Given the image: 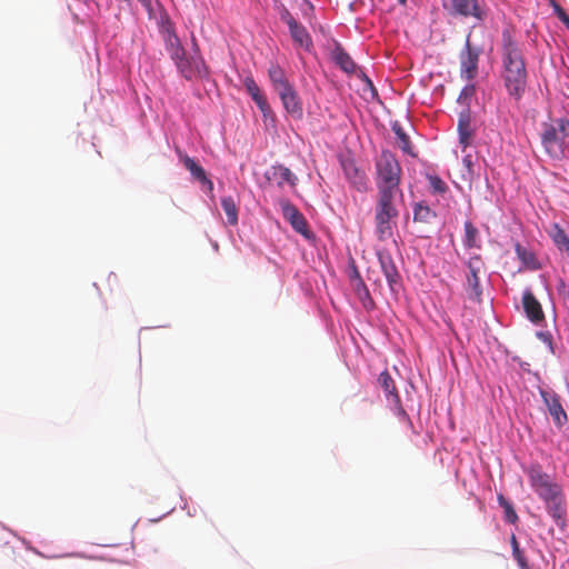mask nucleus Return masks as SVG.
<instances>
[{
    "label": "nucleus",
    "mask_w": 569,
    "mask_h": 569,
    "mask_svg": "<svg viewBox=\"0 0 569 569\" xmlns=\"http://www.w3.org/2000/svg\"><path fill=\"white\" fill-rule=\"evenodd\" d=\"M501 63V78L507 92L519 101L527 89L528 72L522 50L507 30L502 32Z\"/></svg>",
    "instance_id": "nucleus-1"
},
{
    "label": "nucleus",
    "mask_w": 569,
    "mask_h": 569,
    "mask_svg": "<svg viewBox=\"0 0 569 569\" xmlns=\"http://www.w3.org/2000/svg\"><path fill=\"white\" fill-rule=\"evenodd\" d=\"M529 485L538 497L545 502L548 513L560 527L565 526L566 506L561 486L550 475L543 471L539 463H531L525 468Z\"/></svg>",
    "instance_id": "nucleus-2"
},
{
    "label": "nucleus",
    "mask_w": 569,
    "mask_h": 569,
    "mask_svg": "<svg viewBox=\"0 0 569 569\" xmlns=\"http://www.w3.org/2000/svg\"><path fill=\"white\" fill-rule=\"evenodd\" d=\"M376 184L378 188V197L387 196L395 198L399 192L401 180V166L396 157L389 151H382L376 161Z\"/></svg>",
    "instance_id": "nucleus-3"
},
{
    "label": "nucleus",
    "mask_w": 569,
    "mask_h": 569,
    "mask_svg": "<svg viewBox=\"0 0 569 569\" xmlns=\"http://www.w3.org/2000/svg\"><path fill=\"white\" fill-rule=\"evenodd\" d=\"M568 137L569 119L560 118L555 122L542 123L541 143L550 157L559 158L563 153L565 141Z\"/></svg>",
    "instance_id": "nucleus-4"
},
{
    "label": "nucleus",
    "mask_w": 569,
    "mask_h": 569,
    "mask_svg": "<svg viewBox=\"0 0 569 569\" xmlns=\"http://www.w3.org/2000/svg\"><path fill=\"white\" fill-rule=\"evenodd\" d=\"M398 214L395 198H388L386 194L378 197L375 208V232L378 240L386 241L392 237Z\"/></svg>",
    "instance_id": "nucleus-5"
},
{
    "label": "nucleus",
    "mask_w": 569,
    "mask_h": 569,
    "mask_svg": "<svg viewBox=\"0 0 569 569\" xmlns=\"http://www.w3.org/2000/svg\"><path fill=\"white\" fill-rule=\"evenodd\" d=\"M193 46L196 48L194 54L188 56L184 51L183 54L173 61L180 76L188 81L203 79L209 74V69L199 53L197 43L194 42Z\"/></svg>",
    "instance_id": "nucleus-6"
},
{
    "label": "nucleus",
    "mask_w": 569,
    "mask_h": 569,
    "mask_svg": "<svg viewBox=\"0 0 569 569\" xmlns=\"http://www.w3.org/2000/svg\"><path fill=\"white\" fill-rule=\"evenodd\" d=\"M482 53L480 47L472 46L470 34L467 36L463 49L459 53L460 77L467 81L473 80L478 74L479 58Z\"/></svg>",
    "instance_id": "nucleus-7"
},
{
    "label": "nucleus",
    "mask_w": 569,
    "mask_h": 569,
    "mask_svg": "<svg viewBox=\"0 0 569 569\" xmlns=\"http://www.w3.org/2000/svg\"><path fill=\"white\" fill-rule=\"evenodd\" d=\"M279 204L283 214V218L291 224V227L300 234L306 238L310 237V230L308 222L303 214L287 199H280Z\"/></svg>",
    "instance_id": "nucleus-8"
},
{
    "label": "nucleus",
    "mask_w": 569,
    "mask_h": 569,
    "mask_svg": "<svg viewBox=\"0 0 569 569\" xmlns=\"http://www.w3.org/2000/svg\"><path fill=\"white\" fill-rule=\"evenodd\" d=\"M467 267V288L470 291V297L479 301L482 295L479 273L483 270L485 263L481 257L476 254L469 258Z\"/></svg>",
    "instance_id": "nucleus-9"
},
{
    "label": "nucleus",
    "mask_w": 569,
    "mask_h": 569,
    "mask_svg": "<svg viewBox=\"0 0 569 569\" xmlns=\"http://www.w3.org/2000/svg\"><path fill=\"white\" fill-rule=\"evenodd\" d=\"M540 393L546 407L548 408L550 416L553 419L555 425L557 427L565 426L568 421V416L565 409L562 408V405L560 403L558 395L555 393L553 391L546 390H541Z\"/></svg>",
    "instance_id": "nucleus-10"
},
{
    "label": "nucleus",
    "mask_w": 569,
    "mask_h": 569,
    "mask_svg": "<svg viewBox=\"0 0 569 569\" xmlns=\"http://www.w3.org/2000/svg\"><path fill=\"white\" fill-rule=\"evenodd\" d=\"M451 6L455 14L465 18L471 17L478 21H482L486 17V12L478 0H451Z\"/></svg>",
    "instance_id": "nucleus-11"
},
{
    "label": "nucleus",
    "mask_w": 569,
    "mask_h": 569,
    "mask_svg": "<svg viewBox=\"0 0 569 569\" xmlns=\"http://www.w3.org/2000/svg\"><path fill=\"white\" fill-rule=\"evenodd\" d=\"M277 93L286 111L293 118L301 119L303 114L302 103L293 86L291 84Z\"/></svg>",
    "instance_id": "nucleus-12"
},
{
    "label": "nucleus",
    "mask_w": 569,
    "mask_h": 569,
    "mask_svg": "<svg viewBox=\"0 0 569 569\" xmlns=\"http://www.w3.org/2000/svg\"><path fill=\"white\" fill-rule=\"evenodd\" d=\"M243 84L252 98V100L256 102L262 114L267 118L268 116L272 114V110L270 104L267 101V98L261 92L259 86L254 81L252 77H246L243 80Z\"/></svg>",
    "instance_id": "nucleus-13"
},
{
    "label": "nucleus",
    "mask_w": 569,
    "mask_h": 569,
    "mask_svg": "<svg viewBox=\"0 0 569 569\" xmlns=\"http://www.w3.org/2000/svg\"><path fill=\"white\" fill-rule=\"evenodd\" d=\"M522 305L528 319L533 323H540L545 320V313L540 302L530 290H526L522 297Z\"/></svg>",
    "instance_id": "nucleus-14"
},
{
    "label": "nucleus",
    "mask_w": 569,
    "mask_h": 569,
    "mask_svg": "<svg viewBox=\"0 0 569 569\" xmlns=\"http://www.w3.org/2000/svg\"><path fill=\"white\" fill-rule=\"evenodd\" d=\"M378 259L382 269V272L391 288V290H396V286L399 284L400 274L398 269L393 262L390 253L381 251L378 253Z\"/></svg>",
    "instance_id": "nucleus-15"
},
{
    "label": "nucleus",
    "mask_w": 569,
    "mask_h": 569,
    "mask_svg": "<svg viewBox=\"0 0 569 569\" xmlns=\"http://www.w3.org/2000/svg\"><path fill=\"white\" fill-rule=\"evenodd\" d=\"M458 133L459 142L466 149L471 143L473 137V129L471 128V113L470 109L466 108L459 113L458 119Z\"/></svg>",
    "instance_id": "nucleus-16"
},
{
    "label": "nucleus",
    "mask_w": 569,
    "mask_h": 569,
    "mask_svg": "<svg viewBox=\"0 0 569 569\" xmlns=\"http://www.w3.org/2000/svg\"><path fill=\"white\" fill-rule=\"evenodd\" d=\"M162 39L164 42V48L168 51L170 58L172 61L179 58V56L183 54L186 49L183 48L180 39L171 29L170 27H167L162 30Z\"/></svg>",
    "instance_id": "nucleus-17"
},
{
    "label": "nucleus",
    "mask_w": 569,
    "mask_h": 569,
    "mask_svg": "<svg viewBox=\"0 0 569 569\" xmlns=\"http://www.w3.org/2000/svg\"><path fill=\"white\" fill-rule=\"evenodd\" d=\"M341 166L347 179L355 186L359 191L366 189V176L361 172L356 162L352 159H345L341 161Z\"/></svg>",
    "instance_id": "nucleus-18"
},
{
    "label": "nucleus",
    "mask_w": 569,
    "mask_h": 569,
    "mask_svg": "<svg viewBox=\"0 0 569 569\" xmlns=\"http://www.w3.org/2000/svg\"><path fill=\"white\" fill-rule=\"evenodd\" d=\"M380 387L383 389L387 398L396 406H398L399 413L406 416L405 410L400 406V397L396 389L395 380L391 378L388 371L380 373L378 378Z\"/></svg>",
    "instance_id": "nucleus-19"
},
{
    "label": "nucleus",
    "mask_w": 569,
    "mask_h": 569,
    "mask_svg": "<svg viewBox=\"0 0 569 569\" xmlns=\"http://www.w3.org/2000/svg\"><path fill=\"white\" fill-rule=\"evenodd\" d=\"M547 233L557 249L565 252L569 258V234L565 229L559 223H552L547 230Z\"/></svg>",
    "instance_id": "nucleus-20"
},
{
    "label": "nucleus",
    "mask_w": 569,
    "mask_h": 569,
    "mask_svg": "<svg viewBox=\"0 0 569 569\" xmlns=\"http://www.w3.org/2000/svg\"><path fill=\"white\" fill-rule=\"evenodd\" d=\"M183 166L191 173L193 179L198 180L203 186H207L208 190L211 191L213 189L212 181L207 177L204 169L199 166L192 158L189 156H183L181 158Z\"/></svg>",
    "instance_id": "nucleus-21"
},
{
    "label": "nucleus",
    "mask_w": 569,
    "mask_h": 569,
    "mask_svg": "<svg viewBox=\"0 0 569 569\" xmlns=\"http://www.w3.org/2000/svg\"><path fill=\"white\" fill-rule=\"evenodd\" d=\"M289 31L291 38L298 46L307 50H309L312 47L311 37L307 29L301 23H295L292 27L289 28Z\"/></svg>",
    "instance_id": "nucleus-22"
},
{
    "label": "nucleus",
    "mask_w": 569,
    "mask_h": 569,
    "mask_svg": "<svg viewBox=\"0 0 569 569\" xmlns=\"http://www.w3.org/2000/svg\"><path fill=\"white\" fill-rule=\"evenodd\" d=\"M269 79L272 83L273 89L279 92L287 87L291 86L286 77L284 71L278 64H271L269 68Z\"/></svg>",
    "instance_id": "nucleus-23"
},
{
    "label": "nucleus",
    "mask_w": 569,
    "mask_h": 569,
    "mask_svg": "<svg viewBox=\"0 0 569 569\" xmlns=\"http://www.w3.org/2000/svg\"><path fill=\"white\" fill-rule=\"evenodd\" d=\"M272 176L280 187L283 183H289L291 187H296L298 181V178L291 172V170L281 164L272 167Z\"/></svg>",
    "instance_id": "nucleus-24"
},
{
    "label": "nucleus",
    "mask_w": 569,
    "mask_h": 569,
    "mask_svg": "<svg viewBox=\"0 0 569 569\" xmlns=\"http://www.w3.org/2000/svg\"><path fill=\"white\" fill-rule=\"evenodd\" d=\"M463 244L468 248H477L479 249L481 247L479 241V231L473 226L471 221L465 222V237H463Z\"/></svg>",
    "instance_id": "nucleus-25"
},
{
    "label": "nucleus",
    "mask_w": 569,
    "mask_h": 569,
    "mask_svg": "<svg viewBox=\"0 0 569 569\" xmlns=\"http://www.w3.org/2000/svg\"><path fill=\"white\" fill-rule=\"evenodd\" d=\"M221 207L227 216V221L230 226L238 223V208L232 197H223L221 199Z\"/></svg>",
    "instance_id": "nucleus-26"
},
{
    "label": "nucleus",
    "mask_w": 569,
    "mask_h": 569,
    "mask_svg": "<svg viewBox=\"0 0 569 569\" xmlns=\"http://www.w3.org/2000/svg\"><path fill=\"white\" fill-rule=\"evenodd\" d=\"M336 63L347 73H355L357 66L351 57L343 50H337L335 52Z\"/></svg>",
    "instance_id": "nucleus-27"
},
{
    "label": "nucleus",
    "mask_w": 569,
    "mask_h": 569,
    "mask_svg": "<svg viewBox=\"0 0 569 569\" xmlns=\"http://www.w3.org/2000/svg\"><path fill=\"white\" fill-rule=\"evenodd\" d=\"M436 218V212L423 203H416L413 208V220L416 222L429 223Z\"/></svg>",
    "instance_id": "nucleus-28"
},
{
    "label": "nucleus",
    "mask_w": 569,
    "mask_h": 569,
    "mask_svg": "<svg viewBox=\"0 0 569 569\" xmlns=\"http://www.w3.org/2000/svg\"><path fill=\"white\" fill-rule=\"evenodd\" d=\"M497 499L499 505L503 508L505 519L510 523H516L519 518L511 502L508 501L502 495H498Z\"/></svg>",
    "instance_id": "nucleus-29"
},
{
    "label": "nucleus",
    "mask_w": 569,
    "mask_h": 569,
    "mask_svg": "<svg viewBox=\"0 0 569 569\" xmlns=\"http://www.w3.org/2000/svg\"><path fill=\"white\" fill-rule=\"evenodd\" d=\"M511 547H512V556L518 562L520 569H530L528 561L523 555V551L519 547V542L515 535L511 536Z\"/></svg>",
    "instance_id": "nucleus-30"
},
{
    "label": "nucleus",
    "mask_w": 569,
    "mask_h": 569,
    "mask_svg": "<svg viewBox=\"0 0 569 569\" xmlns=\"http://www.w3.org/2000/svg\"><path fill=\"white\" fill-rule=\"evenodd\" d=\"M427 179L432 193L443 194L448 191L447 183L439 176L430 174Z\"/></svg>",
    "instance_id": "nucleus-31"
},
{
    "label": "nucleus",
    "mask_w": 569,
    "mask_h": 569,
    "mask_svg": "<svg viewBox=\"0 0 569 569\" xmlns=\"http://www.w3.org/2000/svg\"><path fill=\"white\" fill-rule=\"evenodd\" d=\"M393 132L399 139V147L406 153H411V143L409 137L406 134L400 126H393Z\"/></svg>",
    "instance_id": "nucleus-32"
},
{
    "label": "nucleus",
    "mask_w": 569,
    "mask_h": 569,
    "mask_svg": "<svg viewBox=\"0 0 569 569\" xmlns=\"http://www.w3.org/2000/svg\"><path fill=\"white\" fill-rule=\"evenodd\" d=\"M475 93H476L475 84L470 83V84L465 86L458 97V102L462 103L467 108H469V102H470L471 98L475 96Z\"/></svg>",
    "instance_id": "nucleus-33"
},
{
    "label": "nucleus",
    "mask_w": 569,
    "mask_h": 569,
    "mask_svg": "<svg viewBox=\"0 0 569 569\" xmlns=\"http://www.w3.org/2000/svg\"><path fill=\"white\" fill-rule=\"evenodd\" d=\"M515 250H516V253H517L518 258L525 264L531 266L535 262V260H536L535 254L532 252H530L529 250H527L521 244L517 243L516 247H515Z\"/></svg>",
    "instance_id": "nucleus-34"
},
{
    "label": "nucleus",
    "mask_w": 569,
    "mask_h": 569,
    "mask_svg": "<svg viewBox=\"0 0 569 569\" xmlns=\"http://www.w3.org/2000/svg\"><path fill=\"white\" fill-rule=\"evenodd\" d=\"M550 4L553 8V11L556 16L560 19L561 22L566 24V27L569 29V16L567 12L561 8L560 4H558L555 0H550Z\"/></svg>",
    "instance_id": "nucleus-35"
},
{
    "label": "nucleus",
    "mask_w": 569,
    "mask_h": 569,
    "mask_svg": "<svg viewBox=\"0 0 569 569\" xmlns=\"http://www.w3.org/2000/svg\"><path fill=\"white\" fill-rule=\"evenodd\" d=\"M280 18L288 26V28L298 22L286 7L281 8Z\"/></svg>",
    "instance_id": "nucleus-36"
},
{
    "label": "nucleus",
    "mask_w": 569,
    "mask_h": 569,
    "mask_svg": "<svg viewBox=\"0 0 569 569\" xmlns=\"http://www.w3.org/2000/svg\"><path fill=\"white\" fill-rule=\"evenodd\" d=\"M360 290H362L365 292L366 296H369V291L365 284V282L359 278V281H358V286H357V291L360 292Z\"/></svg>",
    "instance_id": "nucleus-37"
},
{
    "label": "nucleus",
    "mask_w": 569,
    "mask_h": 569,
    "mask_svg": "<svg viewBox=\"0 0 569 569\" xmlns=\"http://www.w3.org/2000/svg\"><path fill=\"white\" fill-rule=\"evenodd\" d=\"M141 4L149 8L150 7V0H138Z\"/></svg>",
    "instance_id": "nucleus-38"
},
{
    "label": "nucleus",
    "mask_w": 569,
    "mask_h": 569,
    "mask_svg": "<svg viewBox=\"0 0 569 569\" xmlns=\"http://www.w3.org/2000/svg\"><path fill=\"white\" fill-rule=\"evenodd\" d=\"M463 162H465L468 167H470V166H471L470 157H469V156L465 157V158H463Z\"/></svg>",
    "instance_id": "nucleus-39"
},
{
    "label": "nucleus",
    "mask_w": 569,
    "mask_h": 569,
    "mask_svg": "<svg viewBox=\"0 0 569 569\" xmlns=\"http://www.w3.org/2000/svg\"><path fill=\"white\" fill-rule=\"evenodd\" d=\"M565 289H566V284H565V282H563V281H560L559 287H558V291H559V292H561V291H562V290H565Z\"/></svg>",
    "instance_id": "nucleus-40"
},
{
    "label": "nucleus",
    "mask_w": 569,
    "mask_h": 569,
    "mask_svg": "<svg viewBox=\"0 0 569 569\" xmlns=\"http://www.w3.org/2000/svg\"><path fill=\"white\" fill-rule=\"evenodd\" d=\"M398 2L402 6H405L407 3V0H398Z\"/></svg>",
    "instance_id": "nucleus-41"
}]
</instances>
